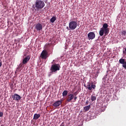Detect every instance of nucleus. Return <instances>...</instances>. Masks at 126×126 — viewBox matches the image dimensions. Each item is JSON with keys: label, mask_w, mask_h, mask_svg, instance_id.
I'll use <instances>...</instances> for the list:
<instances>
[{"label": "nucleus", "mask_w": 126, "mask_h": 126, "mask_svg": "<svg viewBox=\"0 0 126 126\" xmlns=\"http://www.w3.org/2000/svg\"><path fill=\"white\" fill-rule=\"evenodd\" d=\"M66 29H67V30H69V29L68 28V27H66Z\"/></svg>", "instance_id": "393cba45"}, {"label": "nucleus", "mask_w": 126, "mask_h": 126, "mask_svg": "<svg viewBox=\"0 0 126 126\" xmlns=\"http://www.w3.org/2000/svg\"><path fill=\"white\" fill-rule=\"evenodd\" d=\"M30 60V56L28 55L23 59L22 63L20 64V67H22L23 64H26Z\"/></svg>", "instance_id": "423d86ee"}, {"label": "nucleus", "mask_w": 126, "mask_h": 126, "mask_svg": "<svg viewBox=\"0 0 126 126\" xmlns=\"http://www.w3.org/2000/svg\"><path fill=\"white\" fill-rule=\"evenodd\" d=\"M56 20H57V17L53 16L51 18L50 22H51V23H54Z\"/></svg>", "instance_id": "dca6fc26"}, {"label": "nucleus", "mask_w": 126, "mask_h": 126, "mask_svg": "<svg viewBox=\"0 0 126 126\" xmlns=\"http://www.w3.org/2000/svg\"><path fill=\"white\" fill-rule=\"evenodd\" d=\"M74 98V95L73 94H70L67 96L66 101L67 102H71V100Z\"/></svg>", "instance_id": "9d476101"}, {"label": "nucleus", "mask_w": 126, "mask_h": 126, "mask_svg": "<svg viewBox=\"0 0 126 126\" xmlns=\"http://www.w3.org/2000/svg\"><path fill=\"white\" fill-rule=\"evenodd\" d=\"M41 117V115L39 114H34L33 116V120H38L39 118Z\"/></svg>", "instance_id": "4468645a"}, {"label": "nucleus", "mask_w": 126, "mask_h": 126, "mask_svg": "<svg viewBox=\"0 0 126 126\" xmlns=\"http://www.w3.org/2000/svg\"><path fill=\"white\" fill-rule=\"evenodd\" d=\"M41 59H44L45 60H46L47 59V56H48V52H47V51L46 50H43L41 55Z\"/></svg>", "instance_id": "1a4fd4ad"}, {"label": "nucleus", "mask_w": 126, "mask_h": 126, "mask_svg": "<svg viewBox=\"0 0 126 126\" xmlns=\"http://www.w3.org/2000/svg\"><path fill=\"white\" fill-rule=\"evenodd\" d=\"M76 99H77V96H75L74 98V100L75 101H76Z\"/></svg>", "instance_id": "4be33fe9"}, {"label": "nucleus", "mask_w": 126, "mask_h": 126, "mask_svg": "<svg viewBox=\"0 0 126 126\" xmlns=\"http://www.w3.org/2000/svg\"><path fill=\"white\" fill-rule=\"evenodd\" d=\"M2 65V63L0 62V67Z\"/></svg>", "instance_id": "b1692460"}, {"label": "nucleus", "mask_w": 126, "mask_h": 126, "mask_svg": "<svg viewBox=\"0 0 126 126\" xmlns=\"http://www.w3.org/2000/svg\"><path fill=\"white\" fill-rule=\"evenodd\" d=\"M122 36H126V31H122Z\"/></svg>", "instance_id": "6ab92c4d"}, {"label": "nucleus", "mask_w": 126, "mask_h": 126, "mask_svg": "<svg viewBox=\"0 0 126 126\" xmlns=\"http://www.w3.org/2000/svg\"><path fill=\"white\" fill-rule=\"evenodd\" d=\"M45 6V2L42 0H36L34 3V7L39 10L42 9Z\"/></svg>", "instance_id": "f03ea898"}, {"label": "nucleus", "mask_w": 126, "mask_h": 126, "mask_svg": "<svg viewBox=\"0 0 126 126\" xmlns=\"http://www.w3.org/2000/svg\"><path fill=\"white\" fill-rule=\"evenodd\" d=\"M95 33L94 32H90L88 34V38L89 40H93L95 39Z\"/></svg>", "instance_id": "0eeeda50"}, {"label": "nucleus", "mask_w": 126, "mask_h": 126, "mask_svg": "<svg viewBox=\"0 0 126 126\" xmlns=\"http://www.w3.org/2000/svg\"><path fill=\"white\" fill-rule=\"evenodd\" d=\"M89 104V101L87 100V101H86V105H88Z\"/></svg>", "instance_id": "412c9836"}, {"label": "nucleus", "mask_w": 126, "mask_h": 126, "mask_svg": "<svg viewBox=\"0 0 126 126\" xmlns=\"http://www.w3.org/2000/svg\"><path fill=\"white\" fill-rule=\"evenodd\" d=\"M61 126H64V123H62Z\"/></svg>", "instance_id": "5701e85b"}, {"label": "nucleus", "mask_w": 126, "mask_h": 126, "mask_svg": "<svg viewBox=\"0 0 126 126\" xmlns=\"http://www.w3.org/2000/svg\"><path fill=\"white\" fill-rule=\"evenodd\" d=\"M90 108H91V106H90V105L85 106L84 107V109L85 110V111L86 112H87V111H89L90 110Z\"/></svg>", "instance_id": "2eb2a0df"}, {"label": "nucleus", "mask_w": 126, "mask_h": 126, "mask_svg": "<svg viewBox=\"0 0 126 126\" xmlns=\"http://www.w3.org/2000/svg\"><path fill=\"white\" fill-rule=\"evenodd\" d=\"M68 92L67 91H64L63 93V96H66L67 95Z\"/></svg>", "instance_id": "a211bd4d"}, {"label": "nucleus", "mask_w": 126, "mask_h": 126, "mask_svg": "<svg viewBox=\"0 0 126 126\" xmlns=\"http://www.w3.org/2000/svg\"><path fill=\"white\" fill-rule=\"evenodd\" d=\"M126 60L124 59H121L119 60L120 63H121V64H123V67L126 69V61H125Z\"/></svg>", "instance_id": "f8f14e48"}, {"label": "nucleus", "mask_w": 126, "mask_h": 126, "mask_svg": "<svg viewBox=\"0 0 126 126\" xmlns=\"http://www.w3.org/2000/svg\"><path fill=\"white\" fill-rule=\"evenodd\" d=\"M84 86L87 89H88V90H89L90 91H91L92 90H94L96 88V85L90 82H88L87 85L84 84ZM91 92H92V91H91Z\"/></svg>", "instance_id": "7ed1b4c3"}, {"label": "nucleus", "mask_w": 126, "mask_h": 126, "mask_svg": "<svg viewBox=\"0 0 126 126\" xmlns=\"http://www.w3.org/2000/svg\"><path fill=\"white\" fill-rule=\"evenodd\" d=\"M108 26L107 23H105L103 25L102 28H101L99 31V35L101 37L104 35V33L105 36L109 34L110 29L108 28Z\"/></svg>", "instance_id": "f257e3e1"}, {"label": "nucleus", "mask_w": 126, "mask_h": 126, "mask_svg": "<svg viewBox=\"0 0 126 126\" xmlns=\"http://www.w3.org/2000/svg\"><path fill=\"white\" fill-rule=\"evenodd\" d=\"M3 116V113L0 112V118H1Z\"/></svg>", "instance_id": "aec40b11"}, {"label": "nucleus", "mask_w": 126, "mask_h": 126, "mask_svg": "<svg viewBox=\"0 0 126 126\" xmlns=\"http://www.w3.org/2000/svg\"><path fill=\"white\" fill-rule=\"evenodd\" d=\"M12 98L15 101H19L21 99V96L17 94H14V95H12Z\"/></svg>", "instance_id": "6e6552de"}, {"label": "nucleus", "mask_w": 126, "mask_h": 126, "mask_svg": "<svg viewBox=\"0 0 126 126\" xmlns=\"http://www.w3.org/2000/svg\"><path fill=\"white\" fill-rule=\"evenodd\" d=\"M48 46H51V44L49 43L48 44Z\"/></svg>", "instance_id": "a878e982"}, {"label": "nucleus", "mask_w": 126, "mask_h": 126, "mask_svg": "<svg viewBox=\"0 0 126 126\" xmlns=\"http://www.w3.org/2000/svg\"><path fill=\"white\" fill-rule=\"evenodd\" d=\"M77 27V23L75 21H71L69 23V28L71 30H74Z\"/></svg>", "instance_id": "39448f33"}, {"label": "nucleus", "mask_w": 126, "mask_h": 126, "mask_svg": "<svg viewBox=\"0 0 126 126\" xmlns=\"http://www.w3.org/2000/svg\"><path fill=\"white\" fill-rule=\"evenodd\" d=\"M96 97L95 96H94L93 95H92L91 96V100H92V102H93L94 101H95V100H96Z\"/></svg>", "instance_id": "f3484780"}, {"label": "nucleus", "mask_w": 126, "mask_h": 126, "mask_svg": "<svg viewBox=\"0 0 126 126\" xmlns=\"http://www.w3.org/2000/svg\"><path fill=\"white\" fill-rule=\"evenodd\" d=\"M60 67H61V66L59 64H54L52 65L50 70L51 72H56V71L60 70Z\"/></svg>", "instance_id": "20e7f679"}, {"label": "nucleus", "mask_w": 126, "mask_h": 126, "mask_svg": "<svg viewBox=\"0 0 126 126\" xmlns=\"http://www.w3.org/2000/svg\"><path fill=\"white\" fill-rule=\"evenodd\" d=\"M62 103H63V100H62L57 101L53 104V106L54 107H59Z\"/></svg>", "instance_id": "ddd939ff"}, {"label": "nucleus", "mask_w": 126, "mask_h": 126, "mask_svg": "<svg viewBox=\"0 0 126 126\" xmlns=\"http://www.w3.org/2000/svg\"><path fill=\"white\" fill-rule=\"evenodd\" d=\"M35 28L37 31H41L43 29V26H42V24L38 23L35 25Z\"/></svg>", "instance_id": "9b49d317"}]
</instances>
